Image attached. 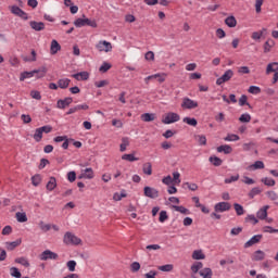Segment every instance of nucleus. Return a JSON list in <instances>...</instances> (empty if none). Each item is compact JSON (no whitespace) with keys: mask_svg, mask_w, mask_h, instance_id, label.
Returning a JSON list of instances; mask_svg holds the SVG:
<instances>
[{"mask_svg":"<svg viewBox=\"0 0 278 278\" xmlns=\"http://www.w3.org/2000/svg\"><path fill=\"white\" fill-rule=\"evenodd\" d=\"M74 25L75 27H93L97 28V20H90L88 17H86V15H83V17H78L74 21Z\"/></svg>","mask_w":278,"mask_h":278,"instance_id":"1","label":"nucleus"},{"mask_svg":"<svg viewBox=\"0 0 278 278\" xmlns=\"http://www.w3.org/2000/svg\"><path fill=\"white\" fill-rule=\"evenodd\" d=\"M63 242H64L65 244H74V245H77V244H81V239H79L77 236H75V235L72 233V232H66V233L64 235Z\"/></svg>","mask_w":278,"mask_h":278,"instance_id":"2","label":"nucleus"},{"mask_svg":"<svg viewBox=\"0 0 278 278\" xmlns=\"http://www.w3.org/2000/svg\"><path fill=\"white\" fill-rule=\"evenodd\" d=\"M180 118L181 117L179 116V114L169 112L162 119V123H164V125H172V123H178V121H180Z\"/></svg>","mask_w":278,"mask_h":278,"instance_id":"3","label":"nucleus"},{"mask_svg":"<svg viewBox=\"0 0 278 278\" xmlns=\"http://www.w3.org/2000/svg\"><path fill=\"white\" fill-rule=\"evenodd\" d=\"M182 110H194L199 108V102L190 99V98H184L181 103Z\"/></svg>","mask_w":278,"mask_h":278,"instance_id":"4","label":"nucleus"},{"mask_svg":"<svg viewBox=\"0 0 278 278\" xmlns=\"http://www.w3.org/2000/svg\"><path fill=\"white\" fill-rule=\"evenodd\" d=\"M143 194L148 199H157V197H160V191L153 187L147 186L143 188Z\"/></svg>","mask_w":278,"mask_h":278,"instance_id":"5","label":"nucleus"},{"mask_svg":"<svg viewBox=\"0 0 278 278\" xmlns=\"http://www.w3.org/2000/svg\"><path fill=\"white\" fill-rule=\"evenodd\" d=\"M233 77V72L231 70H227L223 76L217 78L216 84L217 86H223V84H226V81H229Z\"/></svg>","mask_w":278,"mask_h":278,"instance_id":"6","label":"nucleus"},{"mask_svg":"<svg viewBox=\"0 0 278 278\" xmlns=\"http://www.w3.org/2000/svg\"><path fill=\"white\" fill-rule=\"evenodd\" d=\"M59 255L55 252H52L51 250H45L40 254L41 262H47V260H58Z\"/></svg>","mask_w":278,"mask_h":278,"instance_id":"7","label":"nucleus"},{"mask_svg":"<svg viewBox=\"0 0 278 278\" xmlns=\"http://www.w3.org/2000/svg\"><path fill=\"white\" fill-rule=\"evenodd\" d=\"M11 12L15 15L18 16L20 18H23V21H28L29 16L23 11L21 8L17 5L11 7Z\"/></svg>","mask_w":278,"mask_h":278,"instance_id":"8","label":"nucleus"},{"mask_svg":"<svg viewBox=\"0 0 278 278\" xmlns=\"http://www.w3.org/2000/svg\"><path fill=\"white\" fill-rule=\"evenodd\" d=\"M231 210V204L229 202H218L214 206L215 212H229Z\"/></svg>","mask_w":278,"mask_h":278,"instance_id":"9","label":"nucleus"},{"mask_svg":"<svg viewBox=\"0 0 278 278\" xmlns=\"http://www.w3.org/2000/svg\"><path fill=\"white\" fill-rule=\"evenodd\" d=\"M96 47L98 51H105V53H110V51H112V43L110 41H99Z\"/></svg>","mask_w":278,"mask_h":278,"instance_id":"10","label":"nucleus"},{"mask_svg":"<svg viewBox=\"0 0 278 278\" xmlns=\"http://www.w3.org/2000/svg\"><path fill=\"white\" fill-rule=\"evenodd\" d=\"M78 179H94V170H92V167L84 169L78 176Z\"/></svg>","mask_w":278,"mask_h":278,"instance_id":"11","label":"nucleus"},{"mask_svg":"<svg viewBox=\"0 0 278 278\" xmlns=\"http://www.w3.org/2000/svg\"><path fill=\"white\" fill-rule=\"evenodd\" d=\"M72 77L77 81H88V79H90V74L88 72H79L77 74H73Z\"/></svg>","mask_w":278,"mask_h":278,"instance_id":"12","label":"nucleus"},{"mask_svg":"<svg viewBox=\"0 0 278 278\" xmlns=\"http://www.w3.org/2000/svg\"><path fill=\"white\" fill-rule=\"evenodd\" d=\"M73 103V98H65L63 100H58L56 108L59 110H65V108H68Z\"/></svg>","mask_w":278,"mask_h":278,"instance_id":"13","label":"nucleus"},{"mask_svg":"<svg viewBox=\"0 0 278 278\" xmlns=\"http://www.w3.org/2000/svg\"><path fill=\"white\" fill-rule=\"evenodd\" d=\"M262 235L253 236L248 242L244 243V249H249V247H253V244H257L262 241Z\"/></svg>","mask_w":278,"mask_h":278,"instance_id":"14","label":"nucleus"},{"mask_svg":"<svg viewBox=\"0 0 278 278\" xmlns=\"http://www.w3.org/2000/svg\"><path fill=\"white\" fill-rule=\"evenodd\" d=\"M268 210H270L269 205L263 206L257 213L256 216L260 220H265L268 217Z\"/></svg>","mask_w":278,"mask_h":278,"instance_id":"15","label":"nucleus"},{"mask_svg":"<svg viewBox=\"0 0 278 278\" xmlns=\"http://www.w3.org/2000/svg\"><path fill=\"white\" fill-rule=\"evenodd\" d=\"M29 25L35 31H43L45 29V23L42 22L30 21Z\"/></svg>","mask_w":278,"mask_h":278,"instance_id":"16","label":"nucleus"},{"mask_svg":"<svg viewBox=\"0 0 278 278\" xmlns=\"http://www.w3.org/2000/svg\"><path fill=\"white\" fill-rule=\"evenodd\" d=\"M61 49H62V46H60L58 40L53 39L51 41V46H50V53H51V55H55V53H58V51H61Z\"/></svg>","mask_w":278,"mask_h":278,"instance_id":"17","label":"nucleus"},{"mask_svg":"<svg viewBox=\"0 0 278 278\" xmlns=\"http://www.w3.org/2000/svg\"><path fill=\"white\" fill-rule=\"evenodd\" d=\"M264 257H266V253H264V251H262V250H257L253 253L252 261L253 262H262V260H264Z\"/></svg>","mask_w":278,"mask_h":278,"instance_id":"18","label":"nucleus"},{"mask_svg":"<svg viewBox=\"0 0 278 278\" xmlns=\"http://www.w3.org/2000/svg\"><path fill=\"white\" fill-rule=\"evenodd\" d=\"M46 188L47 190H49V192H52V190H55V188H58V180L55 179V177H50V180L47 182Z\"/></svg>","mask_w":278,"mask_h":278,"instance_id":"19","label":"nucleus"},{"mask_svg":"<svg viewBox=\"0 0 278 278\" xmlns=\"http://www.w3.org/2000/svg\"><path fill=\"white\" fill-rule=\"evenodd\" d=\"M232 151L233 149L229 144L219 146L217 148V153H225V155H229Z\"/></svg>","mask_w":278,"mask_h":278,"instance_id":"20","label":"nucleus"},{"mask_svg":"<svg viewBox=\"0 0 278 278\" xmlns=\"http://www.w3.org/2000/svg\"><path fill=\"white\" fill-rule=\"evenodd\" d=\"M199 275L202 278H212V275H214V273L212 271V268L205 267L204 269L199 271Z\"/></svg>","mask_w":278,"mask_h":278,"instance_id":"21","label":"nucleus"},{"mask_svg":"<svg viewBox=\"0 0 278 278\" xmlns=\"http://www.w3.org/2000/svg\"><path fill=\"white\" fill-rule=\"evenodd\" d=\"M278 72V62H273L267 65L266 75H270V73Z\"/></svg>","mask_w":278,"mask_h":278,"instance_id":"22","label":"nucleus"},{"mask_svg":"<svg viewBox=\"0 0 278 278\" xmlns=\"http://www.w3.org/2000/svg\"><path fill=\"white\" fill-rule=\"evenodd\" d=\"M47 75V67L42 66L38 70H35L36 79H42Z\"/></svg>","mask_w":278,"mask_h":278,"instance_id":"23","label":"nucleus"},{"mask_svg":"<svg viewBox=\"0 0 278 278\" xmlns=\"http://www.w3.org/2000/svg\"><path fill=\"white\" fill-rule=\"evenodd\" d=\"M141 121H143V123H151V122L155 121V114L154 113H144L141 115Z\"/></svg>","mask_w":278,"mask_h":278,"instance_id":"24","label":"nucleus"},{"mask_svg":"<svg viewBox=\"0 0 278 278\" xmlns=\"http://www.w3.org/2000/svg\"><path fill=\"white\" fill-rule=\"evenodd\" d=\"M194 140H197L200 147H205V144H207V138H205V135H194Z\"/></svg>","mask_w":278,"mask_h":278,"instance_id":"25","label":"nucleus"},{"mask_svg":"<svg viewBox=\"0 0 278 278\" xmlns=\"http://www.w3.org/2000/svg\"><path fill=\"white\" fill-rule=\"evenodd\" d=\"M36 75L35 70L30 72H23L20 76V81H25V79H31Z\"/></svg>","mask_w":278,"mask_h":278,"instance_id":"26","label":"nucleus"},{"mask_svg":"<svg viewBox=\"0 0 278 278\" xmlns=\"http://www.w3.org/2000/svg\"><path fill=\"white\" fill-rule=\"evenodd\" d=\"M58 86H59V88L66 90V88H68V86H71V79H68V78L59 79Z\"/></svg>","mask_w":278,"mask_h":278,"instance_id":"27","label":"nucleus"},{"mask_svg":"<svg viewBox=\"0 0 278 278\" xmlns=\"http://www.w3.org/2000/svg\"><path fill=\"white\" fill-rule=\"evenodd\" d=\"M144 175H153V165L150 162L144 163L142 167Z\"/></svg>","mask_w":278,"mask_h":278,"instance_id":"28","label":"nucleus"},{"mask_svg":"<svg viewBox=\"0 0 278 278\" xmlns=\"http://www.w3.org/2000/svg\"><path fill=\"white\" fill-rule=\"evenodd\" d=\"M192 260H205V254L203 250H194L192 253Z\"/></svg>","mask_w":278,"mask_h":278,"instance_id":"29","label":"nucleus"},{"mask_svg":"<svg viewBox=\"0 0 278 278\" xmlns=\"http://www.w3.org/2000/svg\"><path fill=\"white\" fill-rule=\"evenodd\" d=\"M225 24L228 27H236V25H238V21H236V17L233 15H231L225 20Z\"/></svg>","mask_w":278,"mask_h":278,"instance_id":"30","label":"nucleus"},{"mask_svg":"<svg viewBox=\"0 0 278 278\" xmlns=\"http://www.w3.org/2000/svg\"><path fill=\"white\" fill-rule=\"evenodd\" d=\"M21 244V240H16V241H12V242H7L5 247L8 249V251H14L16 249V247H20Z\"/></svg>","mask_w":278,"mask_h":278,"instance_id":"31","label":"nucleus"},{"mask_svg":"<svg viewBox=\"0 0 278 278\" xmlns=\"http://www.w3.org/2000/svg\"><path fill=\"white\" fill-rule=\"evenodd\" d=\"M127 147H129V138L124 137L122 138V143L119 146V151L124 153V151H127Z\"/></svg>","mask_w":278,"mask_h":278,"instance_id":"32","label":"nucleus"},{"mask_svg":"<svg viewBox=\"0 0 278 278\" xmlns=\"http://www.w3.org/2000/svg\"><path fill=\"white\" fill-rule=\"evenodd\" d=\"M15 264H21L25 268H29V261L26 257H17L15 258Z\"/></svg>","mask_w":278,"mask_h":278,"instance_id":"33","label":"nucleus"},{"mask_svg":"<svg viewBox=\"0 0 278 278\" xmlns=\"http://www.w3.org/2000/svg\"><path fill=\"white\" fill-rule=\"evenodd\" d=\"M182 122L186 123L187 125H190L191 127H197V125L199 124L197 122V118L194 117H184Z\"/></svg>","mask_w":278,"mask_h":278,"instance_id":"34","label":"nucleus"},{"mask_svg":"<svg viewBox=\"0 0 278 278\" xmlns=\"http://www.w3.org/2000/svg\"><path fill=\"white\" fill-rule=\"evenodd\" d=\"M275 47V41L273 39H268L264 45V53L270 52V49Z\"/></svg>","mask_w":278,"mask_h":278,"instance_id":"35","label":"nucleus"},{"mask_svg":"<svg viewBox=\"0 0 278 278\" xmlns=\"http://www.w3.org/2000/svg\"><path fill=\"white\" fill-rule=\"evenodd\" d=\"M201 268H203V263H201V262H195V263L191 266V273H193V275H197V273H199V270H201Z\"/></svg>","mask_w":278,"mask_h":278,"instance_id":"36","label":"nucleus"},{"mask_svg":"<svg viewBox=\"0 0 278 278\" xmlns=\"http://www.w3.org/2000/svg\"><path fill=\"white\" fill-rule=\"evenodd\" d=\"M17 223H27V214L17 212L15 214Z\"/></svg>","mask_w":278,"mask_h":278,"instance_id":"37","label":"nucleus"},{"mask_svg":"<svg viewBox=\"0 0 278 278\" xmlns=\"http://www.w3.org/2000/svg\"><path fill=\"white\" fill-rule=\"evenodd\" d=\"M208 162H211V164H213V166H222V164H223V160H220V157H218V156H211L208 159Z\"/></svg>","mask_w":278,"mask_h":278,"instance_id":"38","label":"nucleus"},{"mask_svg":"<svg viewBox=\"0 0 278 278\" xmlns=\"http://www.w3.org/2000/svg\"><path fill=\"white\" fill-rule=\"evenodd\" d=\"M224 140H225L226 142H237V140H240V136L233 135V134H229V135H227V136L224 138Z\"/></svg>","mask_w":278,"mask_h":278,"instance_id":"39","label":"nucleus"},{"mask_svg":"<svg viewBox=\"0 0 278 278\" xmlns=\"http://www.w3.org/2000/svg\"><path fill=\"white\" fill-rule=\"evenodd\" d=\"M42 129L41 128H37L36 130H35V134H34V136H33V138H34V140L36 141V142H40V140H42Z\"/></svg>","mask_w":278,"mask_h":278,"instance_id":"40","label":"nucleus"},{"mask_svg":"<svg viewBox=\"0 0 278 278\" xmlns=\"http://www.w3.org/2000/svg\"><path fill=\"white\" fill-rule=\"evenodd\" d=\"M233 207L237 216H242L244 214V207L241 204L235 203Z\"/></svg>","mask_w":278,"mask_h":278,"instance_id":"41","label":"nucleus"},{"mask_svg":"<svg viewBox=\"0 0 278 278\" xmlns=\"http://www.w3.org/2000/svg\"><path fill=\"white\" fill-rule=\"evenodd\" d=\"M257 194H262V189H260L258 187H254V188L249 192L250 199H255V197H257Z\"/></svg>","mask_w":278,"mask_h":278,"instance_id":"42","label":"nucleus"},{"mask_svg":"<svg viewBox=\"0 0 278 278\" xmlns=\"http://www.w3.org/2000/svg\"><path fill=\"white\" fill-rule=\"evenodd\" d=\"M10 275H11V277H14V278H21L22 277L21 270H18V268H16V267H11L10 268Z\"/></svg>","mask_w":278,"mask_h":278,"instance_id":"43","label":"nucleus"},{"mask_svg":"<svg viewBox=\"0 0 278 278\" xmlns=\"http://www.w3.org/2000/svg\"><path fill=\"white\" fill-rule=\"evenodd\" d=\"M261 181H262V184H264L265 186H269V187H273V186H275V184H276L275 179L268 178V177L262 178Z\"/></svg>","mask_w":278,"mask_h":278,"instance_id":"44","label":"nucleus"},{"mask_svg":"<svg viewBox=\"0 0 278 278\" xmlns=\"http://www.w3.org/2000/svg\"><path fill=\"white\" fill-rule=\"evenodd\" d=\"M173 268H174L173 264H167V265L159 266V269L162 273H170L173 270Z\"/></svg>","mask_w":278,"mask_h":278,"instance_id":"45","label":"nucleus"},{"mask_svg":"<svg viewBox=\"0 0 278 278\" xmlns=\"http://www.w3.org/2000/svg\"><path fill=\"white\" fill-rule=\"evenodd\" d=\"M250 168H253L254 170H260V169L264 168V162L256 161V162H254V164H252L250 166Z\"/></svg>","mask_w":278,"mask_h":278,"instance_id":"46","label":"nucleus"},{"mask_svg":"<svg viewBox=\"0 0 278 278\" xmlns=\"http://www.w3.org/2000/svg\"><path fill=\"white\" fill-rule=\"evenodd\" d=\"M111 68H112V64L104 62L100 66L99 71H100V73H108Z\"/></svg>","mask_w":278,"mask_h":278,"instance_id":"47","label":"nucleus"},{"mask_svg":"<svg viewBox=\"0 0 278 278\" xmlns=\"http://www.w3.org/2000/svg\"><path fill=\"white\" fill-rule=\"evenodd\" d=\"M122 160H126V162H138V157H135L134 154H124Z\"/></svg>","mask_w":278,"mask_h":278,"instance_id":"48","label":"nucleus"},{"mask_svg":"<svg viewBox=\"0 0 278 278\" xmlns=\"http://www.w3.org/2000/svg\"><path fill=\"white\" fill-rule=\"evenodd\" d=\"M39 229H41V231H50L51 230V225L50 224H45V222H39Z\"/></svg>","mask_w":278,"mask_h":278,"instance_id":"49","label":"nucleus"},{"mask_svg":"<svg viewBox=\"0 0 278 278\" xmlns=\"http://www.w3.org/2000/svg\"><path fill=\"white\" fill-rule=\"evenodd\" d=\"M66 266H67L70 273H75V268H76V266H77V262H75V261H68V262L66 263Z\"/></svg>","mask_w":278,"mask_h":278,"instance_id":"50","label":"nucleus"},{"mask_svg":"<svg viewBox=\"0 0 278 278\" xmlns=\"http://www.w3.org/2000/svg\"><path fill=\"white\" fill-rule=\"evenodd\" d=\"M248 92H250V94H260V92H262V89L257 86H250Z\"/></svg>","mask_w":278,"mask_h":278,"instance_id":"51","label":"nucleus"},{"mask_svg":"<svg viewBox=\"0 0 278 278\" xmlns=\"http://www.w3.org/2000/svg\"><path fill=\"white\" fill-rule=\"evenodd\" d=\"M159 220L160 223H166V220H168V213H166V211H161Z\"/></svg>","mask_w":278,"mask_h":278,"instance_id":"52","label":"nucleus"},{"mask_svg":"<svg viewBox=\"0 0 278 278\" xmlns=\"http://www.w3.org/2000/svg\"><path fill=\"white\" fill-rule=\"evenodd\" d=\"M172 207L175 210V212H180V214H188V208L184 206L173 205Z\"/></svg>","mask_w":278,"mask_h":278,"instance_id":"53","label":"nucleus"},{"mask_svg":"<svg viewBox=\"0 0 278 278\" xmlns=\"http://www.w3.org/2000/svg\"><path fill=\"white\" fill-rule=\"evenodd\" d=\"M240 123H251V116L249 114H242L239 117Z\"/></svg>","mask_w":278,"mask_h":278,"instance_id":"54","label":"nucleus"},{"mask_svg":"<svg viewBox=\"0 0 278 278\" xmlns=\"http://www.w3.org/2000/svg\"><path fill=\"white\" fill-rule=\"evenodd\" d=\"M30 97L33 99H36V101H40V99H42L40 91H36V90L30 91Z\"/></svg>","mask_w":278,"mask_h":278,"instance_id":"55","label":"nucleus"},{"mask_svg":"<svg viewBox=\"0 0 278 278\" xmlns=\"http://www.w3.org/2000/svg\"><path fill=\"white\" fill-rule=\"evenodd\" d=\"M40 181H41L40 175H35L31 177L33 186H40Z\"/></svg>","mask_w":278,"mask_h":278,"instance_id":"56","label":"nucleus"},{"mask_svg":"<svg viewBox=\"0 0 278 278\" xmlns=\"http://www.w3.org/2000/svg\"><path fill=\"white\" fill-rule=\"evenodd\" d=\"M130 270H131V273H138V270H140V263H138V262L131 263Z\"/></svg>","mask_w":278,"mask_h":278,"instance_id":"57","label":"nucleus"},{"mask_svg":"<svg viewBox=\"0 0 278 278\" xmlns=\"http://www.w3.org/2000/svg\"><path fill=\"white\" fill-rule=\"evenodd\" d=\"M266 195L268 199H270V201H277L278 199V194L275 191H267Z\"/></svg>","mask_w":278,"mask_h":278,"instance_id":"58","label":"nucleus"},{"mask_svg":"<svg viewBox=\"0 0 278 278\" xmlns=\"http://www.w3.org/2000/svg\"><path fill=\"white\" fill-rule=\"evenodd\" d=\"M67 179L71 184H73V181H75V179H77V173H75V172L67 173Z\"/></svg>","mask_w":278,"mask_h":278,"instance_id":"59","label":"nucleus"},{"mask_svg":"<svg viewBox=\"0 0 278 278\" xmlns=\"http://www.w3.org/2000/svg\"><path fill=\"white\" fill-rule=\"evenodd\" d=\"M125 197H127V193H125V192H122V193H114L113 200H114V201H121L122 199H125Z\"/></svg>","mask_w":278,"mask_h":278,"instance_id":"60","label":"nucleus"},{"mask_svg":"<svg viewBox=\"0 0 278 278\" xmlns=\"http://www.w3.org/2000/svg\"><path fill=\"white\" fill-rule=\"evenodd\" d=\"M21 119L23 121V123H24L25 125L31 123V116H29V115H27V114H22V115H21Z\"/></svg>","mask_w":278,"mask_h":278,"instance_id":"61","label":"nucleus"},{"mask_svg":"<svg viewBox=\"0 0 278 278\" xmlns=\"http://www.w3.org/2000/svg\"><path fill=\"white\" fill-rule=\"evenodd\" d=\"M240 179V175L231 176L230 178L225 179V184H233V181H238Z\"/></svg>","mask_w":278,"mask_h":278,"instance_id":"62","label":"nucleus"},{"mask_svg":"<svg viewBox=\"0 0 278 278\" xmlns=\"http://www.w3.org/2000/svg\"><path fill=\"white\" fill-rule=\"evenodd\" d=\"M247 101H248L247 96H244V94L241 96L240 99H239V105H241V106L249 105L250 106L251 104H249Z\"/></svg>","mask_w":278,"mask_h":278,"instance_id":"63","label":"nucleus"},{"mask_svg":"<svg viewBox=\"0 0 278 278\" xmlns=\"http://www.w3.org/2000/svg\"><path fill=\"white\" fill-rule=\"evenodd\" d=\"M157 277V271L150 270L149 273L144 274V278H155Z\"/></svg>","mask_w":278,"mask_h":278,"instance_id":"64","label":"nucleus"}]
</instances>
